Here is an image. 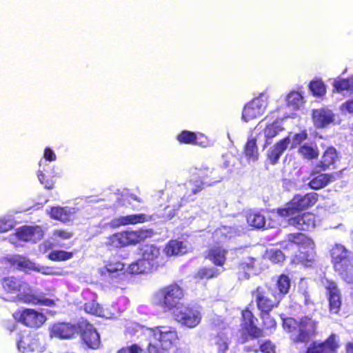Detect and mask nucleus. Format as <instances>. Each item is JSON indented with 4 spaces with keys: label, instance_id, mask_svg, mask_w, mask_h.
Returning <instances> with one entry per match:
<instances>
[{
    "label": "nucleus",
    "instance_id": "f257e3e1",
    "mask_svg": "<svg viewBox=\"0 0 353 353\" xmlns=\"http://www.w3.org/2000/svg\"><path fill=\"white\" fill-rule=\"evenodd\" d=\"M318 200L319 194L314 192L304 195L296 194L284 207L277 208L276 212L283 218H288V225L299 230L309 231L316 226L315 215L309 212L298 213L314 206Z\"/></svg>",
    "mask_w": 353,
    "mask_h": 353
},
{
    "label": "nucleus",
    "instance_id": "f03ea898",
    "mask_svg": "<svg viewBox=\"0 0 353 353\" xmlns=\"http://www.w3.org/2000/svg\"><path fill=\"white\" fill-rule=\"evenodd\" d=\"M319 322L312 317L303 316L298 319L292 317L285 318L283 321V328L294 334V343H307L317 334Z\"/></svg>",
    "mask_w": 353,
    "mask_h": 353
},
{
    "label": "nucleus",
    "instance_id": "7ed1b4c3",
    "mask_svg": "<svg viewBox=\"0 0 353 353\" xmlns=\"http://www.w3.org/2000/svg\"><path fill=\"white\" fill-rule=\"evenodd\" d=\"M185 296L183 288L176 282L158 289L152 296L154 303L163 310H172L177 307Z\"/></svg>",
    "mask_w": 353,
    "mask_h": 353
},
{
    "label": "nucleus",
    "instance_id": "20e7f679",
    "mask_svg": "<svg viewBox=\"0 0 353 353\" xmlns=\"http://www.w3.org/2000/svg\"><path fill=\"white\" fill-rule=\"evenodd\" d=\"M154 235L152 229H139L137 230H123L116 232L108 238L107 246L120 248L129 245H134Z\"/></svg>",
    "mask_w": 353,
    "mask_h": 353
},
{
    "label": "nucleus",
    "instance_id": "39448f33",
    "mask_svg": "<svg viewBox=\"0 0 353 353\" xmlns=\"http://www.w3.org/2000/svg\"><path fill=\"white\" fill-rule=\"evenodd\" d=\"M251 295L259 313L272 312L279 306L281 301L279 296L276 294L275 290L267 283L257 286L252 290Z\"/></svg>",
    "mask_w": 353,
    "mask_h": 353
},
{
    "label": "nucleus",
    "instance_id": "423d86ee",
    "mask_svg": "<svg viewBox=\"0 0 353 353\" xmlns=\"http://www.w3.org/2000/svg\"><path fill=\"white\" fill-rule=\"evenodd\" d=\"M141 258L131 265L134 274H141L156 270L160 266V249L154 245H145L141 248Z\"/></svg>",
    "mask_w": 353,
    "mask_h": 353
},
{
    "label": "nucleus",
    "instance_id": "0eeeda50",
    "mask_svg": "<svg viewBox=\"0 0 353 353\" xmlns=\"http://www.w3.org/2000/svg\"><path fill=\"white\" fill-rule=\"evenodd\" d=\"M149 336L157 341L164 350L170 351L171 349L176 348L179 343V337L176 330L168 326H155L148 327Z\"/></svg>",
    "mask_w": 353,
    "mask_h": 353
},
{
    "label": "nucleus",
    "instance_id": "6e6552de",
    "mask_svg": "<svg viewBox=\"0 0 353 353\" xmlns=\"http://www.w3.org/2000/svg\"><path fill=\"white\" fill-rule=\"evenodd\" d=\"M214 244L205 252V258L210 261L216 266H223L226 262L228 249L224 243L229 239L227 234L216 231L213 234Z\"/></svg>",
    "mask_w": 353,
    "mask_h": 353
},
{
    "label": "nucleus",
    "instance_id": "1a4fd4ad",
    "mask_svg": "<svg viewBox=\"0 0 353 353\" xmlns=\"http://www.w3.org/2000/svg\"><path fill=\"white\" fill-rule=\"evenodd\" d=\"M12 316L16 321L32 328L41 327L46 321L44 314L32 308L19 309L13 313Z\"/></svg>",
    "mask_w": 353,
    "mask_h": 353
},
{
    "label": "nucleus",
    "instance_id": "9d476101",
    "mask_svg": "<svg viewBox=\"0 0 353 353\" xmlns=\"http://www.w3.org/2000/svg\"><path fill=\"white\" fill-rule=\"evenodd\" d=\"M257 318L249 307H245L241 312V330L251 339H257L265 336L263 330L256 324Z\"/></svg>",
    "mask_w": 353,
    "mask_h": 353
},
{
    "label": "nucleus",
    "instance_id": "9b49d317",
    "mask_svg": "<svg viewBox=\"0 0 353 353\" xmlns=\"http://www.w3.org/2000/svg\"><path fill=\"white\" fill-rule=\"evenodd\" d=\"M17 299L23 303L33 305L53 306L55 305L54 301L46 297L43 293L36 294L27 283L26 287H23L21 291L17 294Z\"/></svg>",
    "mask_w": 353,
    "mask_h": 353
},
{
    "label": "nucleus",
    "instance_id": "f8f14e48",
    "mask_svg": "<svg viewBox=\"0 0 353 353\" xmlns=\"http://www.w3.org/2000/svg\"><path fill=\"white\" fill-rule=\"evenodd\" d=\"M328 301L329 312L331 314H339L342 306V294L340 289L333 280L325 279L323 283Z\"/></svg>",
    "mask_w": 353,
    "mask_h": 353
},
{
    "label": "nucleus",
    "instance_id": "ddd939ff",
    "mask_svg": "<svg viewBox=\"0 0 353 353\" xmlns=\"http://www.w3.org/2000/svg\"><path fill=\"white\" fill-rule=\"evenodd\" d=\"M78 333L86 345L92 349H97L101 344L100 336L94 326L86 320L78 322Z\"/></svg>",
    "mask_w": 353,
    "mask_h": 353
},
{
    "label": "nucleus",
    "instance_id": "4468645a",
    "mask_svg": "<svg viewBox=\"0 0 353 353\" xmlns=\"http://www.w3.org/2000/svg\"><path fill=\"white\" fill-rule=\"evenodd\" d=\"M339 347L335 334H331L324 341H313L305 350L299 353H336Z\"/></svg>",
    "mask_w": 353,
    "mask_h": 353
},
{
    "label": "nucleus",
    "instance_id": "2eb2a0df",
    "mask_svg": "<svg viewBox=\"0 0 353 353\" xmlns=\"http://www.w3.org/2000/svg\"><path fill=\"white\" fill-rule=\"evenodd\" d=\"M78 334V322L72 324L69 322H55L49 327V335L51 339L61 340L70 339Z\"/></svg>",
    "mask_w": 353,
    "mask_h": 353
},
{
    "label": "nucleus",
    "instance_id": "dca6fc26",
    "mask_svg": "<svg viewBox=\"0 0 353 353\" xmlns=\"http://www.w3.org/2000/svg\"><path fill=\"white\" fill-rule=\"evenodd\" d=\"M176 319L183 325L189 328H194L201 323L202 315L196 307L187 305L177 312Z\"/></svg>",
    "mask_w": 353,
    "mask_h": 353
},
{
    "label": "nucleus",
    "instance_id": "f3484780",
    "mask_svg": "<svg viewBox=\"0 0 353 353\" xmlns=\"http://www.w3.org/2000/svg\"><path fill=\"white\" fill-rule=\"evenodd\" d=\"M267 105V101L261 97L253 99L244 106L242 119L245 122H248L261 117L264 113Z\"/></svg>",
    "mask_w": 353,
    "mask_h": 353
},
{
    "label": "nucleus",
    "instance_id": "a211bd4d",
    "mask_svg": "<svg viewBox=\"0 0 353 353\" xmlns=\"http://www.w3.org/2000/svg\"><path fill=\"white\" fill-rule=\"evenodd\" d=\"M176 140L181 144L197 145L201 147H206L208 144L207 137L200 132H194L184 130L176 136Z\"/></svg>",
    "mask_w": 353,
    "mask_h": 353
},
{
    "label": "nucleus",
    "instance_id": "6ab92c4d",
    "mask_svg": "<svg viewBox=\"0 0 353 353\" xmlns=\"http://www.w3.org/2000/svg\"><path fill=\"white\" fill-rule=\"evenodd\" d=\"M323 170L316 169V167L310 174V180L308 182V186L312 190H319L327 186L334 180L332 174L322 173Z\"/></svg>",
    "mask_w": 353,
    "mask_h": 353
},
{
    "label": "nucleus",
    "instance_id": "aec40b11",
    "mask_svg": "<svg viewBox=\"0 0 353 353\" xmlns=\"http://www.w3.org/2000/svg\"><path fill=\"white\" fill-rule=\"evenodd\" d=\"M43 232L40 226L23 225L16 231L17 238L23 241L35 242L43 238Z\"/></svg>",
    "mask_w": 353,
    "mask_h": 353
},
{
    "label": "nucleus",
    "instance_id": "412c9836",
    "mask_svg": "<svg viewBox=\"0 0 353 353\" xmlns=\"http://www.w3.org/2000/svg\"><path fill=\"white\" fill-rule=\"evenodd\" d=\"M312 119L316 128H323L334 122V114L327 109H314L312 112Z\"/></svg>",
    "mask_w": 353,
    "mask_h": 353
},
{
    "label": "nucleus",
    "instance_id": "4be33fe9",
    "mask_svg": "<svg viewBox=\"0 0 353 353\" xmlns=\"http://www.w3.org/2000/svg\"><path fill=\"white\" fill-rule=\"evenodd\" d=\"M290 143V137H286L277 141L268 150L267 157L271 164L277 163L281 156L287 150Z\"/></svg>",
    "mask_w": 353,
    "mask_h": 353
},
{
    "label": "nucleus",
    "instance_id": "5701e85b",
    "mask_svg": "<svg viewBox=\"0 0 353 353\" xmlns=\"http://www.w3.org/2000/svg\"><path fill=\"white\" fill-rule=\"evenodd\" d=\"M306 250L304 252H298L294 256V261L297 263H301L305 266H312L315 261L316 251L314 241L310 242L305 245Z\"/></svg>",
    "mask_w": 353,
    "mask_h": 353
},
{
    "label": "nucleus",
    "instance_id": "b1692460",
    "mask_svg": "<svg viewBox=\"0 0 353 353\" xmlns=\"http://www.w3.org/2000/svg\"><path fill=\"white\" fill-rule=\"evenodd\" d=\"M334 271L346 283H353V256L333 267Z\"/></svg>",
    "mask_w": 353,
    "mask_h": 353
},
{
    "label": "nucleus",
    "instance_id": "393cba45",
    "mask_svg": "<svg viewBox=\"0 0 353 353\" xmlns=\"http://www.w3.org/2000/svg\"><path fill=\"white\" fill-rule=\"evenodd\" d=\"M339 160V154L333 146L328 147L323 153L321 160L316 164V168L327 170Z\"/></svg>",
    "mask_w": 353,
    "mask_h": 353
},
{
    "label": "nucleus",
    "instance_id": "a878e982",
    "mask_svg": "<svg viewBox=\"0 0 353 353\" xmlns=\"http://www.w3.org/2000/svg\"><path fill=\"white\" fill-rule=\"evenodd\" d=\"M264 210H250L246 213L248 224L254 229H264L265 228L266 219Z\"/></svg>",
    "mask_w": 353,
    "mask_h": 353
},
{
    "label": "nucleus",
    "instance_id": "bb28decb",
    "mask_svg": "<svg viewBox=\"0 0 353 353\" xmlns=\"http://www.w3.org/2000/svg\"><path fill=\"white\" fill-rule=\"evenodd\" d=\"M256 137L250 136L244 146L243 153L248 161H256L259 157Z\"/></svg>",
    "mask_w": 353,
    "mask_h": 353
},
{
    "label": "nucleus",
    "instance_id": "cd10ccee",
    "mask_svg": "<svg viewBox=\"0 0 353 353\" xmlns=\"http://www.w3.org/2000/svg\"><path fill=\"white\" fill-rule=\"evenodd\" d=\"M330 256L333 267L338 263H341L347 259H351L353 256L350 255V252L344 245L341 244H335L330 250Z\"/></svg>",
    "mask_w": 353,
    "mask_h": 353
},
{
    "label": "nucleus",
    "instance_id": "c85d7f7f",
    "mask_svg": "<svg viewBox=\"0 0 353 353\" xmlns=\"http://www.w3.org/2000/svg\"><path fill=\"white\" fill-rule=\"evenodd\" d=\"M3 290L8 293H19L23 287H26V282L14 276H7L1 280Z\"/></svg>",
    "mask_w": 353,
    "mask_h": 353
},
{
    "label": "nucleus",
    "instance_id": "c756f323",
    "mask_svg": "<svg viewBox=\"0 0 353 353\" xmlns=\"http://www.w3.org/2000/svg\"><path fill=\"white\" fill-rule=\"evenodd\" d=\"M6 261L11 265L19 270H31L33 268V263L26 256L16 254L6 257Z\"/></svg>",
    "mask_w": 353,
    "mask_h": 353
},
{
    "label": "nucleus",
    "instance_id": "7c9ffc66",
    "mask_svg": "<svg viewBox=\"0 0 353 353\" xmlns=\"http://www.w3.org/2000/svg\"><path fill=\"white\" fill-rule=\"evenodd\" d=\"M187 248L183 241L177 239L170 240L165 246V253L168 256L182 254L186 252Z\"/></svg>",
    "mask_w": 353,
    "mask_h": 353
},
{
    "label": "nucleus",
    "instance_id": "2f4dec72",
    "mask_svg": "<svg viewBox=\"0 0 353 353\" xmlns=\"http://www.w3.org/2000/svg\"><path fill=\"white\" fill-rule=\"evenodd\" d=\"M271 312H265L259 313V316L262 321V327L263 334H271L276 328L277 323L274 316L270 314Z\"/></svg>",
    "mask_w": 353,
    "mask_h": 353
},
{
    "label": "nucleus",
    "instance_id": "473e14b6",
    "mask_svg": "<svg viewBox=\"0 0 353 353\" xmlns=\"http://www.w3.org/2000/svg\"><path fill=\"white\" fill-rule=\"evenodd\" d=\"M72 214V212L68 207L61 206L52 207L49 212L50 216L52 219L64 223L71 220Z\"/></svg>",
    "mask_w": 353,
    "mask_h": 353
},
{
    "label": "nucleus",
    "instance_id": "72a5a7b5",
    "mask_svg": "<svg viewBox=\"0 0 353 353\" xmlns=\"http://www.w3.org/2000/svg\"><path fill=\"white\" fill-rule=\"evenodd\" d=\"M291 287V279L289 276L285 274H281L277 276L276 281V294L279 295L281 301L285 295L289 292Z\"/></svg>",
    "mask_w": 353,
    "mask_h": 353
},
{
    "label": "nucleus",
    "instance_id": "f704fd0d",
    "mask_svg": "<svg viewBox=\"0 0 353 353\" xmlns=\"http://www.w3.org/2000/svg\"><path fill=\"white\" fill-rule=\"evenodd\" d=\"M285 241L288 243L296 245L297 248L313 241L310 237L302 232L290 233L286 235Z\"/></svg>",
    "mask_w": 353,
    "mask_h": 353
},
{
    "label": "nucleus",
    "instance_id": "c9c22d12",
    "mask_svg": "<svg viewBox=\"0 0 353 353\" xmlns=\"http://www.w3.org/2000/svg\"><path fill=\"white\" fill-rule=\"evenodd\" d=\"M298 153L303 159L307 160L316 159L319 155V152L316 146L313 147L306 143L299 146Z\"/></svg>",
    "mask_w": 353,
    "mask_h": 353
},
{
    "label": "nucleus",
    "instance_id": "e433bc0d",
    "mask_svg": "<svg viewBox=\"0 0 353 353\" xmlns=\"http://www.w3.org/2000/svg\"><path fill=\"white\" fill-rule=\"evenodd\" d=\"M147 221H148V219H147V216L144 214H130L121 216L118 219V225L141 223Z\"/></svg>",
    "mask_w": 353,
    "mask_h": 353
},
{
    "label": "nucleus",
    "instance_id": "4c0bfd02",
    "mask_svg": "<svg viewBox=\"0 0 353 353\" xmlns=\"http://www.w3.org/2000/svg\"><path fill=\"white\" fill-rule=\"evenodd\" d=\"M77 252V250L73 252L62 250H53L48 254V258L52 261H65L72 259Z\"/></svg>",
    "mask_w": 353,
    "mask_h": 353
},
{
    "label": "nucleus",
    "instance_id": "58836bf2",
    "mask_svg": "<svg viewBox=\"0 0 353 353\" xmlns=\"http://www.w3.org/2000/svg\"><path fill=\"white\" fill-rule=\"evenodd\" d=\"M256 259L253 257H248L246 260L240 262L237 265V269L239 270V274L241 273L243 274L241 276V279H249V274L246 273L248 270H252L255 268Z\"/></svg>",
    "mask_w": 353,
    "mask_h": 353
},
{
    "label": "nucleus",
    "instance_id": "ea45409f",
    "mask_svg": "<svg viewBox=\"0 0 353 353\" xmlns=\"http://www.w3.org/2000/svg\"><path fill=\"white\" fill-rule=\"evenodd\" d=\"M73 236V232L68 229H56L53 230L52 234V239L57 246L63 247L64 245L60 243L62 240L69 239Z\"/></svg>",
    "mask_w": 353,
    "mask_h": 353
},
{
    "label": "nucleus",
    "instance_id": "a19ab883",
    "mask_svg": "<svg viewBox=\"0 0 353 353\" xmlns=\"http://www.w3.org/2000/svg\"><path fill=\"white\" fill-rule=\"evenodd\" d=\"M283 128L278 124L277 119L272 123L268 124L264 129V135L266 143H269L268 141L275 137L279 132L282 131Z\"/></svg>",
    "mask_w": 353,
    "mask_h": 353
},
{
    "label": "nucleus",
    "instance_id": "79ce46f5",
    "mask_svg": "<svg viewBox=\"0 0 353 353\" xmlns=\"http://www.w3.org/2000/svg\"><path fill=\"white\" fill-rule=\"evenodd\" d=\"M220 274L218 269L214 267H204L199 269L195 278L199 279H210L217 277Z\"/></svg>",
    "mask_w": 353,
    "mask_h": 353
},
{
    "label": "nucleus",
    "instance_id": "37998d69",
    "mask_svg": "<svg viewBox=\"0 0 353 353\" xmlns=\"http://www.w3.org/2000/svg\"><path fill=\"white\" fill-rule=\"evenodd\" d=\"M334 88L338 92L353 91V76L334 81Z\"/></svg>",
    "mask_w": 353,
    "mask_h": 353
},
{
    "label": "nucleus",
    "instance_id": "c03bdc74",
    "mask_svg": "<svg viewBox=\"0 0 353 353\" xmlns=\"http://www.w3.org/2000/svg\"><path fill=\"white\" fill-rule=\"evenodd\" d=\"M309 88L312 94L316 97L323 96L326 92V88L321 79H314L309 84Z\"/></svg>",
    "mask_w": 353,
    "mask_h": 353
},
{
    "label": "nucleus",
    "instance_id": "a18cd8bd",
    "mask_svg": "<svg viewBox=\"0 0 353 353\" xmlns=\"http://www.w3.org/2000/svg\"><path fill=\"white\" fill-rule=\"evenodd\" d=\"M19 347H23V349L29 348L33 351L34 348L37 347V341L31 336H27L20 339L18 343Z\"/></svg>",
    "mask_w": 353,
    "mask_h": 353
},
{
    "label": "nucleus",
    "instance_id": "49530a36",
    "mask_svg": "<svg viewBox=\"0 0 353 353\" xmlns=\"http://www.w3.org/2000/svg\"><path fill=\"white\" fill-rule=\"evenodd\" d=\"M288 103L294 109L299 108L303 103V97L299 92H291L288 96Z\"/></svg>",
    "mask_w": 353,
    "mask_h": 353
},
{
    "label": "nucleus",
    "instance_id": "de8ad7c7",
    "mask_svg": "<svg viewBox=\"0 0 353 353\" xmlns=\"http://www.w3.org/2000/svg\"><path fill=\"white\" fill-rule=\"evenodd\" d=\"M106 271L109 273H114L122 271L124 269V264L116 259H110L105 265Z\"/></svg>",
    "mask_w": 353,
    "mask_h": 353
},
{
    "label": "nucleus",
    "instance_id": "09e8293b",
    "mask_svg": "<svg viewBox=\"0 0 353 353\" xmlns=\"http://www.w3.org/2000/svg\"><path fill=\"white\" fill-rule=\"evenodd\" d=\"M169 351L164 350L159 345L157 341L150 337L149 343L146 348V353H168Z\"/></svg>",
    "mask_w": 353,
    "mask_h": 353
},
{
    "label": "nucleus",
    "instance_id": "8fccbe9b",
    "mask_svg": "<svg viewBox=\"0 0 353 353\" xmlns=\"http://www.w3.org/2000/svg\"><path fill=\"white\" fill-rule=\"evenodd\" d=\"M268 258L273 263H281L285 260V256L283 252L278 249L271 250L269 252Z\"/></svg>",
    "mask_w": 353,
    "mask_h": 353
},
{
    "label": "nucleus",
    "instance_id": "3c124183",
    "mask_svg": "<svg viewBox=\"0 0 353 353\" xmlns=\"http://www.w3.org/2000/svg\"><path fill=\"white\" fill-rule=\"evenodd\" d=\"M262 353H276V345L270 340L263 341L259 348Z\"/></svg>",
    "mask_w": 353,
    "mask_h": 353
},
{
    "label": "nucleus",
    "instance_id": "603ef678",
    "mask_svg": "<svg viewBox=\"0 0 353 353\" xmlns=\"http://www.w3.org/2000/svg\"><path fill=\"white\" fill-rule=\"evenodd\" d=\"M117 353H146L138 344L134 343L130 346L122 347Z\"/></svg>",
    "mask_w": 353,
    "mask_h": 353
},
{
    "label": "nucleus",
    "instance_id": "864d4df0",
    "mask_svg": "<svg viewBox=\"0 0 353 353\" xmlns=\"http://www.w3.org/2000/svg\"><path fill=\"white\" fill-rule=\"evenodd\" d=\"M307 139V133L305 130H303L299 133H296L292 139L291 148H294L298 145H301V143Z\"/></svg>",
    "mask_w": 353,
    "mask_h": 353
},
{
    "label": "nucleus",
    "instance_id": "5fc2aeb1",
    "mask_svg": "<svg viewBox=\"0 0 353 353\" xmlns=\"http://www.w3.org/2000/svg\"><path fill=\"white\" fill-rule=\"evenodd\" d=\"M37 176L41 183H42L46 189L50 190L54 188V181L52 179L46 176L42 171H38Z\"/></svg>",
    "mask_w": 353,
    "mask_h": 353
},
{
    "label": "nucleus",
    "instance_id": "6e6d98bb",
    "mask_svg": "<svg viewBox=\"0 0 353 353\" xmlns=\"http://www.w3.org/2000/svg\"><path fill=\"white\" fill-rule=\"evenodd\" d=\"M84 310L85 312L92 314H99L100 307L97 303H86L84 305Z\"/></svg>",
    "mask_w": 353,
    "mask_h": 353
},
{
    "label": "nucleus",
    "instance_id": "4d7b16f0",
    "mask_svg": "<svg viewBox=\"0 0 353 353\" xmlns=\"http://www.w3.org/2000/svg\"><path fill=\"white\" fill-rule=\"evenodd\" d=\"M43 157L48 161H54L57 159V156L54 151L50 148H46L43 152Z\"/></svg>",
    "mask_w": 353,
    "mask_h": 353
},
{
    "label": "nucleus",
    "instance_id": "13d9d810",
    "mask_svg": "<svg viewBox=\"0 0 353 353\" xmlns=\"http://www.w3.org/2000/svg\"><path fill=\"white\" fill-rule=\"evenodd\" d=\"M12 228V223L7 220H0V233L6 232Z\"/></svg>",
    "mask_w": 353,
    "mask_h": 353
},
{
    "label": "nucleus",
    "instance_id": "bf43d9fd",
    "mask_svg": "<svg viewBox=\"0 0 353 353\" xmlns=\"http://www.w3.org/2000/svg\"><path fill=\"white\" fill-rule=\"evenodd\" d=\"M343 107L348 112L353 113V98L343 103Z\"/></svg>",
    "mask_w": 353,
    "mask_h": 353
},
{
    "label": "nucleus",
    "instance_id": "052dcab7",
    "mask_svg": "<svg viewBox=\"0 0 353 353\" xmlns=\"http://www.w3.org/2000/svg\"><path fill=\"white\" fill-rule=\"evenodd\" d=\"M203 189H204V184L203 183L195 184L194 187L192 190V193L194 194H196L200 192Z\"/></svg>",
    "mask_w": 353,
    "mask_h": 353
},
{
    "label": "nucleus",
    "instance_id": "680f3d73",
    "mask_svg": "<svg viewBox=\"0 0 353 353\" xmlns=\"http://www.w3.org/2000/svg\"><path fill=\"white\" fill-rule=\"evenodd\" d=\"M217 345H219V352L224 353L228 350V344L224 341H221Z\"/></svg>",
    "mask_w": 353,
    "mask_h": 353
},
{
    "label": "nucleus",
    "instance_id": "e2e57ef3",
    "mask_svg": "<svg viewBox=\"0 0 353 353\" xmlns=\"http://www.w3.org/2000/svg\"><path fill=\"white\" fill-rule=\"evenodd\" d=\"M244 351L246 352H254V353H258L259 352V348L255 347L252 345H248L244 347Z\"/></svg>",
    "mask_w": 353,
    "mask_h": 353
},
{
    "label": "nucleus",
    "instance_id": "0e129e2a",
    "mask_svg": "<svg viewBox=\"0 0 353 353\" xmlns=\"http://www.w3.org/2000/svg\"><path fill=\"white\" fill-rule=\"evenodd\" d=\"M345 352L353 353V343L348 342L345 344Z\"/></svg>",
    "mask_w": 353,
    "mask_h": 353
},
{
    "label": "nucleus",
    "instance_id": "69168bd1",
    "mask_svg": "<svg viewBox=\"0 0 353 353\" xmlns=\"http://www.w3.org/2000/svg\"><path fill=\"white\" fill-rule=\"evenodd\" d=\"M306 246L305 245H301L297 248L298 252H304L306 250Z\"/></svg>",
    "mask_w": 353,
    "mask_h": 353
},
{
    "label": "nucleus",
    "instance_id": "338daca9",
    "mask_svg": "<svg viewBox=\"0 0 353 353\" xmlns=\"http://www.w3.org/2000/svg\"><path fill=\"white\" fill-rule=\"evenodd\" d=\"M73 245V243L72 242H70V244L67 246H64L65 248H70L72 245Z\"/></svg>",
    "mask_w": 353,
    "mask_h": 353
},
{
    "label": "nucleus",
    "instance_id": "774afa93",
    "mask_svg": "<svg viewBox=\"0 0 353 353\" xmlns=\"http://www.w3.org/2000/svg\"><path fill=\"white\" fill-rule=\"evenodd\" d=\"M133 199H134V200H136V201H139V202H140V201H141L139 199H138L137 198V196H134V197H133Z\"/></svg>",
    "mask_w": 353,
    "mask_h": 353
}]
</instances>
